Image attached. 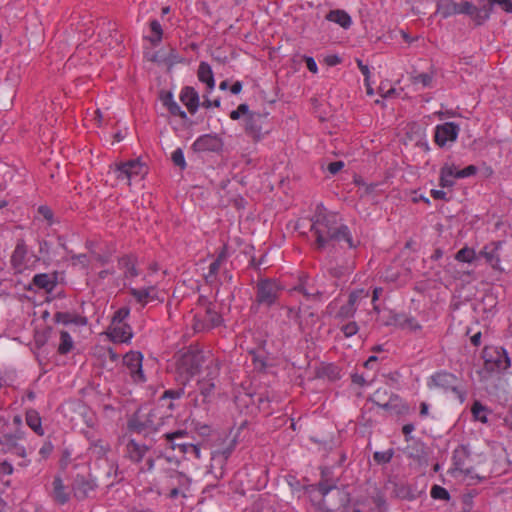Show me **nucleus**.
<instances>
[{"label": "nucleus", "mask_w": 512, "mask_h": 512, "mask_svg": "<svg viewBox=\"0 0 512 512\" xmlns=\"http://www.w3.org/2000/svg\"><path fill=\"white\" fill-rule=\"evenodd\" d=\"M31 285L51 293L57 286V274L39 273L33 276Z\"/></svg>", "instance_id": "obj_22"}, {"label": "nucleus", "mask_w": 512, "mask_h": 512, "mask_svg": "<svg viewBox=\"0 0 512 512\" xmlns=\"http://www.w3.org/2000/svg\"><path fill=\"white\" fill-rule=\"evenodd\" d=\"M326 19L339 24L345 29L349 28L352 24L350 15L346 11L340 9L329 11L326 15Z\"/></svg>", "instance_id": "obj_33"}, {"label": "nucleus", "mask_w": 512, "mask_h": 512, "mask_svg": "<svg viewBox=\"0 0 512 512\" xmlns=\"http://www.w3.org/2000/svg\"><path fill=\"white\" fill-rule=\"evenodd\" d=\"M97 487V484L90 479H87L83 475H77L72 483V491L74 497L82 501L89 497L90 493L93 492Z\"/></svg>", "instance_id": "obj_18"}, {"label": "nucleus", "mask_w": 512, "mask_h": 512, "mask_svg": "<svg viewBox=\"0 0 512 512\" xmlns=\"http://www.w3.org/2000/svg\"><path fill=\"white\" fill-rule=\"evenodd\" d=\"M172 419L171 413L163 411L162 407H140L127 421V429L145 438L153 437ZM153 440V438H151Z\"/></svg>", "instance_id": "obj_2"}, {"label": "nucleus", "mask_w": 512, "mask_h": 512, "mask_svg": "<svg viewBox=\"0 0 512 512\" xmlns=\"http://www.w3.org/2000/svg\"><path fill=\"white\" fill-rule=\"evenodd\" d=\"M456 167L453 164L445 163L440 169L439 185L442 188H451L454 186L456 179Z\"/></svg>", "instance_id": "obj_31"}, {"label": "nucleus", "mask_w": 512, "mask_h": 512, "mask_svg": "<svg viewBox=\"0 0 512 512\" xmlns=\"http://www.w3.org/2000/svg\"><path fill=\"white\" fill-rule=\"evenodd\" d=\"M130 314V308L127 306L119 308L113 315L112 319L115 323L125 322Z\"/></svg>", "instance_id": "obj_63"}, {"label": "nucleus", "mask_w": 512, "mask_h": 512, "mask_svg": "<svg viewBox=\"0 0 512 512\" xmlns=\"http://www.w3.org/2000/svg\"><path fill=\"white\" fill-rule=\"evenodd\" d=\"M359 330V326L356 322L352 321L342 326L341 331L343 332L344 336L349 338L357 334Z\"/></svg>", "instance_id": "obj_62"}, {"label": "nucleus", "mask_w": 512, "mask_h": 512, "mask_svg": "<svg viewBox=\"0 0 512 512\" xmlns=\"http://www.w3.org/2000/svg\"><path fill=\"white\" fill-rule=\"evenodd\" d=\"M205 373L206 374L203 378H206V381L215 382L220 373V367L216 359L208 360V362L205 365Z\"/></svg>", "instance_id": "obj_43"}, {"label": "nucleus", "mask_w": 512, "mask_h": 512, "mask_svg": "<svg viewBox=\"0 0 512 512\" xmlns=\"http://www.w3.org/2000/svg\"><path fill=\"white\" fill-rule=\"evenodd\" d=\"M180 464L178 458L159 453L154 457L148 456L145 463L139 467V473L152 472L157 468L160 472L159 479L165 486H190L191 479L179 471Z\"/></svg>", "instance_id": "obj_3"}, {"label": "nucleus", "mask_w": 512, "mask_h": 512, "mask_svg": "<svg viewBox=\"0 0 512 512\" xmlns=\"http://www.w3.org/2000/svg\"><path fill=\"white\" fill-rule=\"evenodd\" d=\"M501 241H493L486 244L478 253L479 259L484 258L485 262L491 266L494 270L499 272H503L504 268L501 267V249H502Z\"/></svg>", "instance_id": "obj_13"}, {"label": "nucleus", "mask_w": 512, "mask_h": 512, "mask_svg": "<svg viewBox=\"0 0 512 512\" xmlns=\"http://www.w3.org/2000/svg\"><path fill=\"white\" fill-rule=\"evenodd\" d=\"M332 472L329 468L325 467L321 469V478L320 481L316 484L317 490L319 493L325 497L332 490L337 489V479L332 478Z\"/></svg>", "instance_id": "obj_25"}, {"label": "nucleus", "mask_w": 512, "mask_h": 512, "mask_svg": "<svg viewBox=\"0 0 512 512\" xmlns=\"http://www.w3.org/2000/svg\"><path fill=\"white\" fill-rule=\"evenodd\" d=\"M118 266L120 269H125V278H134L139 275L135 265V260L131 255H124L118 259Z\"/></svg>", "instance_id": "obj_35"}, {"label": "nucleus", "mask_w": 512, "mask_h": 512, "mask_svg": "<svg viewBox=\"0 0 512 512\" xmlns=\"http://www.w3.org/2000/svg\"><path fill=\"white\" fill-rule=\"evenodd\" d=\"M126 166L129 169L131 180L136 177H143L147 173L145 165L139 159L126 161Z\"/></svg>", "instance_id": "obj_39"}, {"label": "nucleus", "mask_w": 512, "mask_h": 512, "mask_svg": "<svg viewBox=\"0 0 512 512\" xmlns=\"http://www.w3.org/2000/svg\"><path fill=\"white\" fill-rule=\"evenodd\" d=\"M150 447L145 444H139L134 439H131L126 444V456L134 463H140L144 460Z\"/></svg>", "instance_id": "obj_24"}, {"label": "nucleus", "mask_w": 512, "mask_h": 512, "mask_svg": "<svg viewBox=\"0 0 512 512\" xmlns=\"http://www.w3.org/2000/svg\"><path fill=\"white\" fill-rule=\"evenodd\" d=\"M282 288L280 284L270 278L261 279L256 285V295L251 310L257 312L261 306L272 307L277 303Z\"/></svg>", "instance_id": "obj_5"}, {"label": "nucleus", "mask_w": 512, "mask_h": 512, "mask_svg": "<svg viewBox=\"0 0 512 512\" xmlns=\"http://www.w3.org/2000/svg\"><path fill=\"white\" fill-rule=\"evenodd\" d=\"M394 456V449L390 448L386 451H376L373 454V459L378 465H384L391 462Z\"/></svg>", "instance_id": "obj_45"}, {"label": "nucleus", "mask_w": 512, "mask_h": 512, "mask_svg": "<svg viewBox=\"0 0 512 512\" xmlns=\"http://www.w3.org/2000/svg\"><path fill=\"white\" fill-rule=\"evenodd\" d=\"M133 337L132 327L125 323L121 328H115L109 339L113 343H129Z\"/></svg>", "instance_id": "obj_34"}, {"label": "nucleus", "mask_w": 512, "mask_h": 512, "mask_svg": "<svg viewBox=\"0 0 512 512\" xmlns=\"http://www.w3.org/2000/svg\"><path fill=\"white\" fill-rule=\"evenodd\" d=\"M128 170L126 162H121L115 165L113 172L118 180H127L128 184H130L131 178Z\"/></svg>", "instance_id": "obj_49"}, {"label": "nucleus", "mask_w": 512, "mask_h": 512, "mask_svg": "<svg viewBox=\"0 0 512 512\" xmlns=\"http://www.w3.org/2000/svg\"><path fill=\"white\" fill-rule=\"evenodd\" d=\"M427 385L430 389L438 388L444 392L454 393L461 403L465 401L467 396L466 390L462 386V380L446 370H440L432 374Z\"/></svg>", "instance_id": "obj_4"}, {"label": "nucleus", "mask_w": 512, "mask_h": 512, "mask_svg": "<svg viewBox=\"0 0 512 512\" xmlns=\"http://www.w3.org/2000/svg\"><path fill=\"white\" fill-rule=\"evenodd\" d=\"M296 290L301 292L308 299H310V298H313V299L314 298H319L323 294L322 291H320L318 289L310 288L305 283L299 284V286L296 288Z\"/></svg>", "instance_id": "obj_51"}, {"label": "nucleus", "mask_w": 512, "mask_h": 512, "mask_svg": "<svg viewBox=\"0 0 512 512\" xmlns=\"http://www.w3.org/2000/svg\"><path fill=\"white\" fill-rule=\"evenodd\" d=\"M143 354L139 351H129L123 356V364L135 383H144L146 377L142 369Z\"/></svg>", "instance_id": "obj_12"}, {"label": "nucleus", "mask_w": 512, "mask_h": 512, "mask_svg": "<svg viewBox=\"0 0 512 512\" xmlns=\"http://www.w3.org/2000/svg\"><path fill=\"white\" fill-rule=\"evenodd\" d=\"M51 496L55 503L64 505L70 500V494L66 491V487L60 475H56L52 482Z\"/></svg>", "instance_id": "obj_26"}, {"label": "nucleus", "mask_w": 512, "mask_h": 512, "mask_svg": "<svg viewBox=\"0 0 512 512\" xmlns=\"http://www.w3.org/2000/svg\"><path fill=\"white\" fill-rule=\"evenodd\" d=\"M180 100L191 114L197 112L200 105L199 94L193 87H183L180 93Z\"/></svg>", "instance_id": "obj_23"}, {"label": "nucleus", "mask_w": 512, "mask_h": 512, "mask_svg": "<svg viewBox=\"0 0 512 512\" xmlns=\"http://www.w3.org/2000/svg\"><path fill=\"white\" fill-rule=\"evenodd\" d=\"M199 303L204 306V315L196 314L194 316L193 329L200 332L220 326L223 318L215 311L214 305L204 296L199 297Z\"/></svg>", "instance_id": "obj_7"}, {"label": "nucleus", "mask_w": 512, "mask_h": 512, "mask_svg": "<svg viewBox=\"0 0 512 512\" xmlns=\"http://www.w3.org/2000/svg\"><path fill=\"white\" fill-rule=\"evenodd\" d=\"M354 184L363 189L361 197L372 194L378 186V183H366L361 176L354 177Z\"/></svg>", "instance_id": "obj_46"}, {"label": "nucleus", "mask_w": 512, "mask_h": 512, "mask_svg": "<svg viewBox=\"0 0 512 512\" xmlns=\"http://www.w3.org/2000/svg\"><path fill=\"white\" fill-rule=\"evenodd\" d=\"M54 321L63 325L75 324L77 326H85L87 324L86 317L69 312H56L54 314Z\"/></svg>", "instance_id": "obj_30"}, {"label": "nucleus", "mask_w": 512, "mask_h": 512, "mask_svg": "<svg viewBox=\"0 0 512 512\" xmlns=\"http://www.w3.org/2000/svg\"><path fill=\"white\" fill-rule=\"evenodd\" d=\"M238 442L239 438L237 434H234L232 437L229 436L221 447L212 452V460L218 461L219 464L223 466L235 450Z\"/></svg>", "instance_id": "obj_19"}, {"label": "nucleus", "mask_w": 512, "mask_h": 512, "mask_svg": "<svg viewBox=\"0 0 512 512\" xmlns=\"http://www.w3.org/2000/svg\"><path fill=\"white\" fill-rule=\"evenodd\" d=\"M27 254L28 248L25 240L22 238L18 239L10 260L11 265L15 270L22 271L26 264Z\"/></svg>", "instance_id": "obj_21"}, {"label": "nucleus", "mask_w": 512, "mask_h": 512, "mask_svg": "<svg viewBox=\"0 0 512 512\" xmlns=\"http://www.w3.org/2000/svg\"><path fill=\"white\" fill-rule=\"evenodd\" d=\"M171 159H172L174 165L178 166L181 170H184L186 168L187 164L185 161L184 152L181 148H177L172 153Z\"/></svg>", "instance_id": "obj_56"}, {"label": "nucleus", "mask_w": 512, "mask_h": 512, "mask_svg": "<svg viewBox=\"0 0 512 512\" xmlns=\"http://www.w3.org/2000/svg\"><path fill=\"white\" fill-rule=\"evenodd\" d=\"M430 495L433 499H439L444 501L450 500V493L448 490L440 485H434L431 488Z\"/></svg>", "instance_id": "obj_50"}, {"label": "nucleus", "mask_w": 512, "mask_h": 512, "mask_svg": "<svg viewBox=\"0 0 512 512\" xmlns=\"http://www.w3.org/2000/svg\"><path fill=\"white\" fill-rule=\"evenodd\" d=\"M404 317H405V314H403V313H394V312L390 311L388 319L384 321V325H386V326L394 325V326L403 328Z\"/></svg>", "instance_id": "obj_53"}, {"label": "nucleus", "mask_w": 512, "mask_h": 512, "mask_svg": "<svg viewBox=\"0 0 512 512\" xmlns=\"http://www.w3.org/2000/svg\"><path fill=\"white\" fill-rule=\"evenodd\" d=\"M381 394L387 396V389H377L373 395L367 398V401L373 403L374 405L385 411H390L397 416H405L410 413V407L408 403L405 402L398 394L391 393L388 401L380 402L376 400V397L380 396Z\"/></svg>", "instance_id": "obj_8"}, {"label": "nucleus", "mask_w": 512, "mask_h": 512, "mask_svg": "<svg viewBox=\"0 0 512 512\" xmlns=\"http://www.w3.org/2000/svg\"><path fill=\"white\" fill-rule=\"evenodd\" d=\"M436 14H439L443 19L456 15V2L453 0H438L436 4Z\"/></svg>", "instance_id": "obj_36"}, {"label": "nucleus", "mask_w": 512, "mask_h": 512, "mask_svg": "<svg viewBox=\"0 0 512 512\" xmlns=\"http://www.w3.org/2000/svg\"><path fill=\"white\" fill-rule=\"evenodd\" d=\"M223 141L217 135L205 134L198 137L194 143L192 144V149L194 152L204 153V152H215L219 153L223 149Z\"/></svg>", "instance_id": "obj_17"}, {"label": "nucleus", "mask_w": 512, "mask_h": 512, "mask_svg": "<svg viewBox=\"0 0 512 512\" xmlns=\"http://www.w3.org/2000/svg\"><path fill=\"white\" fill-rule=\"evenodd\" d=\"M150 29L155 34V37L150 38V41L152 44L156 45L161 41L163 35L161 24L158 20L154 19L150 22Z\"/></svg>", "instance_id": "obj_52"}, {"label": "nucleus", "mask_w": 512, "mask_h": 512, "mask_svg": "<svg viewBox=\"0 0 512 512\" xmlns=\"http://www.w3.org/2000/svg\"><path fill=\"white\" fill-rule=\"evenodd\" d=\"M433 75L430 73H419L412 76L413 84H422L423 87H429L432 83Z\"/></svg>", "instance_id": "obj_55"}, {"label": "nucleus", "mask_w": 512, "mask_h": 512, "mask_svg": "<svg viewBox=\"0 0 512 512\" xmlns=\"http://www.w3.org/2000/svg\"><path fill=\"white\" fill-rule=\"evenodd\" d=\"M491 11L492 9L485 1V3L481 7H476L474 5V10L472 11V14H469V16L474 20V22L477 25H481L489 18Z\"/></svg>", "instance_id": "obj_37"}, {"label": "nucleus", "mask_w": 512, "mask_h": 512, "mask_svg": "<svg viewBox=\"0 0 512 512\" xmlns=\"http://www.w3.org/2000/svg\"><path fill=\"white\" fill-rule=\"evenodd\" d=\"M197 76L200 82L206 84L207 93H211L215 87V79L212 68L207 62H200Z\"/></svg>", "instance_id": "obj_29"}, {"label": "nucleus", "mask_w": 512, "mask_h": 512, "mask_svg": "<svg viewBox=\"0 0 512 512\" xmlns=\"http://www.w3.org/2000/svg\"><path fill=\"white\" fill-rule=\"evenodd\" d=\"M486 411H487L486 407L483 406L480 402H475L471 408L473 417L482 423L488 422Z\"/></svg>", "instance_id": "obj_47"}, {"label": "nucleus", "mask_w": 512, "mask_h": 512, "mask_svg": "<svg viewBox=\"0 0 512 512\" xmlns=\"http://www.w3.org/2000/svg\"><path fill=\"white\" fill-rule=\"evenodd\" d=\"M216 385L213 381H206V378H202L197 382V391L194 392V406L201 407L211 403L214 399ZM190 393L189 396H192Z\"/></svg>", "instance_id": "obj_14"}, {"label": "nucleus", "mask_w": 512, "mask_h": 512, "mask_svg": "<svg viewBox=\"0 0 512 512\" xmlns=\"http://www.w3.org/2000/svg\"><path fill=\"white\" fill-rule=\"evenodd\" d=\"M250 354H252V361L255 369L259 371H263L267 368V359L265 356L257 353L255 350H251Z\"/></svg>", "instance_id": "obj_54"}, {"label": "nucleus", "mask_w": 512, "mask_h": 512, "mask_svg": "<svg viewBox=\"0 0 512 512\" xmlns=\"http://www.w3.org/2000/svg\"><path fill=\"white\" fill-rule=\"evenodd\" d=\"M221 265L222 263L216 260L209 265L208 274L205 276L206 282H213L216 279Z\"/></svg>", "instance_id": "obj_60"}, {"label": "nucleus", "mask_w": 512, "mask_h": 512, "mask_svg": "<svg viewBox=\"0 0 512 512\" xmlns=\"http://www.w3.org/2000/svg\"><path fill=\"white\" fill-rule=\"evenodd\" d=\"M269 113H253L249 118H245V133L252 138L254 142L260 141L270 131L268 122Z\"/></svg>", "instance_id": "obj_9"}, {"label": "nucleus", "mask_w": 512, "mask_h": 512, "mask_svg": "<svg viewBox=\"0 0 512 512\" xmlns=\"http://www.w3.org/2000/svg\"><path fill=\"white\" fill-rule=\"evenodd\" d=\"M206 363L205 356L201 351H187L178 363V369L189 377L200 373L202 366Z\"/></svg>", "instance_id": "obj_10"}, {"label": "nucleus", "mask_w": 512, "mask_h": 512, "mask_svg": "<svg viewBox=\"0 0 512 512\" xmlns=\"http://www.w3.org/2000/svg\"><path fill=\"white\" fill-rule=\"evenodd\" d=\"M89 449L97 458H102L110 451V445L99 439L93 441Z\"/></svg>", "instance_id": "obj_44"}, {"label": "nucleus", "mask_w": 512, "mask_h": 512, "mask_svg": "<svg viewBox=\"0 0 512 512\" xmlns=\"http://www.w3.org/2000/svg\"><path fill=\"white\" fill-rule=\"evenodd\" d=\"M323 373L330 379V380H338L340 379V370L337 366L330 364L323 369Z\"/></svg>", "instance_id": "obj_64"}, {"label": "nucleus", "mask_w": 512, "mask_h": 512, "mask_svg": "<svg viewBox=\"0 0 512 512\" xmlns=\"http://www.w3.org/2000/svg\"><path fill=\"white\" fill-rule=\"evenodd\" d=\"M154 291V287H146V288H130L129 293L136 299V301L142 305H145L148 302V299H153L151 296V292Z\"/></svg>", "instance_id": "obj_40"}, {"label": "nucleus", "mask_w": 512, "mask_h": 512, "mask_svg": "<svg viewBox=\"0 0 512 512\" xmlns=\"http://www.w3.org/2000/svg\"><path fill=\"white\" fill-rule=\"evenodd\" d=\"M26 424L39 436H43L45 431L42 427V418L35 409H28L25 415Z\"/></svg>", "instance_id": "obj_32"}, {"label": "nucleus", "mask_w": 512, "mask_h": 512, "mask_svg": "<svg viewBox=\"0 0 512 512\" xmlns=\"http://www.w3.org/2000/svg\"><path fill=\"white\" fill-rule=\"evenodd\" d=\"M393 493L395 497L402 499V500H409L412 501L416 498L415 494L413 493L411 487L409 485L403 484V483H393Z\"/></svg>", "instance_id": "obj_38"}, {"label": "nucleus", "mask_w": 512, "mask_h": 512, "mask_svg": "<svg viewBox=\"0 0 512 512\" xmlns=\"http://www.w3.org/2000/svg\"><path fill=\"white\" fill-rule=\"evenodd\" d=\"M484 368L490 373H501L511 366V360L503 347H485L483 350Z\"/></svg>", "instance_id": "obj_6"}, {"label": "nucleus", "mask_w": 512, "mask_h": 512, "mask_svg": "<svg viewBox=\"0 0 512 512\" xmlns=\"http://www.w3.org/2000/svg\"><path fill=\"white\" fill-rule=\"evenodd\" d=\"M163 437L167 440L169 444L175 443L177 439H183L188 437V432L183 429L176 430L174 432H166L163 434Z\"/></svg>", "instance_id": "obj_57"}, {"label": "nucleus", "mask_w": 512, "mask_h": 512, "mask_svg": "<svg viewBox=\"0 0 512 512\" xmlns=\"http://www.w3.org/2000/svg\"><path fill=\"white\" fill-rule=\"evenodd\" d=\"M24 437V431H10L0 436V447L3 453H11L18 457L24 458L26 450L23 445L19 443Z\"/></svg>", "instance_id": "obj_11"}, {"label": "nucleus", "mask_w": 512, "mask_h": 512, "mask_svg": "<svg viewBox=\"0 0 512 512\" xmlns=\"http://www.w3.org/2000/svg\"><path fill=\"white\" fill-rule=\"evenodd\" d=\"M404 452L408 458L413 459L420 466H427L429 463L428 448L420 439H411Z\"/></svg>", "instance_id": "obj_15"}, {"label": "nucleus", "mask_w": 512, "mask_h": 512, "mask_svg": "<svg viewBox=\"0 0 512 512\" xmlns=\"http://www.w3.org/2000/svg\"><path fill=\"white\" fill-rule=\"evenodd\" d=\"M12 431L11 428V412L1 410L0 414V434H5Z\"/></svg>", "instance_id": "obj_48"}, {"label": "nucleus", "mask_w": 512, "mask_h": 512, "mask_svg": "<svg viewBox=\"0 0 512 512\" xmlns=\"http://www.w3.org/2000/svg\"><path fill=\"white\" fill-rule=\"evenodd\" d=\"M460 127L455 122H445L444 124L437 125L435 128V143L444 147L447 142H455L458 138Z\"/></svg>", "instance_id": "obj_16"}, {"label": "nucleus", "mask_w": 512, "mask_h": 512, "mask_svg": "<svg viewBox=\"0 0 512 512\" xmlns=\"http://www.w3.org/2000/svg\"><path fill=\"white\" fill-rule=\"evenodd\" d=\"M477 171H478V168L475 165H468L464 169H461V170L456 169L455 175H456V178H458V179L467 178V177L475 175L477 173Z\"/></svg>", "instance_id": "obj_61"}, {"label": "nucleus", "mask_w": 512, "mask_h": 512, "mask_svg": "<svg viewBox=\"0 0 512 512\" xmlns=\"http://www.w3.org/2000/svg\"><path fill=\"white\" fill-rule=\"evenodd\" d=\"M470 457V451L466 445L457 446L452 455L453 469L460 473L469 476L472 474V468H465V463Z\"/></svg>", "instance_id": "obj_20"}, {"label": "nucleus", "mask_w": 512, "mask_h": 512, "mask_svg": "<svg viewBox=\"0 0 512 512\" xmlns=\"http://www.w3.org/2000/svg\"><path fill=\"white\" fill-rule=\"evenodd\" d=\"M184 394V387L165 390L158 400L159 406L162 408L166 406L169 413L172 414V411L175 409L173 401L180 399Z\"/></svg>", "instance_id": "obj_27"}, {"label": "nucleus", "mask_w": 512, "mask_h": 512, "mask_svg": "<svg viewBox=\"0 0 512 512\" xmlns=\"http://www.w3.org/2000/svg\"><path fill=\"white\" fill-rule=\"evenodd\" d=\"M73 346L74 342L71 335L67 331L62 330L60 332V344L58 346V353L61 355H66L72 350Z\"/></svg>", "instance_id": "obj_42"}, {"label": "nucleus", "mask_w": 512, "mask_h": 512, "mask_svg": "<svg viewBox=\"0 0 512 512\" xmlns=\"http://www.w3.org/2000/svg\"><path fill=\"white\" fill-rule=\"evenodd\" d=\"M312 221L310 231L315 237L314 249L326 254L329 274L334 278L349 274L352 264H339L337 258L346 250L357 248L360 242L353 238L350 228L337 213H318Z\"/></svg>", "instance_id": "obj_1"}, {"label": "nucleus", "mask_w": 512, "mask_h": 512, "mask_svg": "<svg viewBox=\"0 0 512 512\" xmlns=\"http://www.w3.org/2000/svg\"><path fill=\"white\" fill-rule=\"evenodd\" d=\"M455 259L463 263H472L479 260L478 254L473 248L463 247L455 254Z\"/></svg>", "instance_id": "obj_41"}, {"label": "nucleus", "mask_w": 512, "mask_h": 512, "mask_svg": "<svg viewBox=\"0 0 512 512\" xmlns=\"http://www.w3.org/2000/svg\"><path fill=\"white\" fill-rule=\"evenodd\" d=\"M168 490V498L176 499L178 496L186 497L185 492L189 490L190 486H165Z\"/></svg>", "instance_id": "obj_59"}, {"label": "nucleus", "mask_w": 512, "mask_h": 512, "mask_svg": "<svg viewBox=\"0 0 512 512\" xmlns=\"http://www.w3.org/2000/svg\"><path fill=\"white\" fill-rule=\"evenodd\" d=\"M337 495L339 499V505L337 507H329L327 502L323 499L319 503V509L321 512H337L339 510H343V512L346 510V508L350 505L351 502V495L349 492L345 490L338 489Z\"/></svg>", "instance_id": "obj_28"}, {"label": "nucleus", "mask_w": 512, "mask_h": 512, "mask_svg": "<svg viewBox=\"0 0 512 512\" xmlns=\"http://www.w3.org/2000/svg\"><path fill=\"white\" fill-rule=\"evenodd\" d=\"M356 313V307L347 302L345 305L341 306L338 311V317L343 319H349L352 318Z\"/></svg>", "instance_id": "obj_58"}]
</instances>
